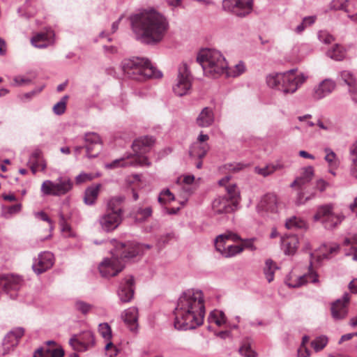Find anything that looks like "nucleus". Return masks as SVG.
Instances as JSON below:
<instances>
[{
    "instance_id": "nucleus-1",
    "label": "nucleus",
    "mask_w": 357,
    "mask_h": 357,
    "mask_svg": "<svg viewBox=\"0 0 357 357\" xmlns=\"http://www.w3.org/2000/svg\"><path fill=\"white\" fill-rule=\"evenodd\" d=\"M129 20L136 39L147 45L160 42L169 29L167 19L153 8L133 13Z\"/></svg>"
},
{
    "instance_id": "nucleus-2",
    "label": "nucleus",
    "mask_w": 357,
    "mask_h": 357,
    "mask_svg": "<svg viewBox=\"0 0 357 357\" xmlns=\"http://www.w3.org/2000/svg\"><path fill=\"white\" fill-rule=\"evenodd\" d=\"M174 327L178 330L195 329L202 324L205 315L203 293L199 289H187L178 299L174 311Z\"/></svg>"
},
{
    "instance_id": "nucleus-3",
    "label": "nucleus",
    "mask_w": 357,
    "mask_h": 357,
    "mask_svg": "<svg viewBox=\"0 0 357 357\" xmlns=\"http://www.w3.org/2000/svg\"><path fill=\"white\" fill-rule=\"evenodd\" d=\"M115 241L114 249L111 251L112 257L105 258L99 265L98 269L102 277L116 275L124 268V262L140 255L144 249H150L151 245L137 242L119 243Z\"/></svg>"
},
{
    "instance_id": "nucleus-4",
    "label": "nucleus",
    "mask_w": 357,
    "mask_h": 357,
    "mask_svg": "<svg viewBox=\"0 0 357 357\" xmlns=\"http://www.w3.org/2000/svg\"><path fill=\"white\" fill-rule=\"evenodd\" d=\"M121 69L128 78L139 82L162 77V72L144 57L135 56L124 59L121 62Z\"/></svg>"
},
{
    "instance_id": "nucleus-5",
    "label": "nucleus",
    "mask_w": 357,
    "mask_h": 357,
    "mask_svg": "<svg viewBox=\"0 0 357 357\" xmlns=\"http://www.w3.org/2000/svg\"><path fill=\"white\" fill-rule=\"evenodd\" d=\"M296 71L293 68L283 73L271 74L266 77L267 84L284 94L294 93L307 79L303 74L296 75Z\"/></svg>"
},
{
    "instance_id": "nucleus-6",
    "label": "nucleus",
    "mask_w": 357,
    "mask_h": 357,
    "mask_svg": "<svg viewBox=\"0 0 357 357\" xmlns=\"http://www.w3.org/2000/svg\"><path fill=\"white\" fill-rule=\"evenodd\" d=\"M204 74L209 77L215 78L225 73L227 63L220 51L213 49H204L199 51L197 56Z\"/></svg>"
},
{
    "instance_id": "nucleus-7",
    "label": "nucleus",
    "mask_w": 357,
    "mask_h": 357,
    "mask_svg": "<svg viewBox=\"0 0 357 357\" xmlns=\"http://www.w3.org/2000/svg\"><path fill=\"white\" fill-rule=\"evenodd\" d=\"M73 183L67 176H61L55 181H45L40 188L44 195L61 196L67 194L73 188Z\"/></svg>"
},
{
    "instance_id": "nucleus-8",
    "label": "nucleus",
    "mask_w": 357,
    "mask_h": 357,
    "mask_svg": "<svg viewBox=\"0 0 357 357\" xmlns=\"http://www.w3.org/2000/svg\"><path fill=\"white\" fill-rule=\"evenodd\" d=\"M333 209L332 204L319 206L316 213L314 215V220L315 221H321L324 227L327 229L335 228L341 223L344 216L341 214L334 213Z\"/></svg>"
},
{
    "instance_id": "nucleus-9",
    "label": "nucleus",
    "mask_w": 357,
    "mask_h": 357,
    "mask_svg": "<svg viewBox=\"0 0 357 357\" xmlns=\"http://www.w3.org/2000/svg\"><path fill=\"white\" fill-rule=\"evenodd\" d=\"M253 7V0H222V9L239 17L249 15Z\"/></svg>"
},
{
    "instance_id": "nucleus-10",
    "label": "nucleus",
    "mask_w": 357,
    "mask_h": 357,
    "mask_svg": "<svg viewBox=\"0 0 357 357\" xmlns=\"http://www.w3.org/2000/svg\"><path fill=\"white\" fill-rule=\"evenodd\" d=\"M191 87V73L187 63H183L178 67L176 83L173 86V91L178 96H183L188 94Z\"/></svg>"
},
{
    "instance_id": "nucleus-11",
    "label": "nucleus",
    "mask_w": 357,
    "mask_h": 357,
    "mask_svg": "<svg viewBox=\"0 0 357 357\" xmlns=\"http://www.w3.org/2000/svg\"><path fill=\"white\" fill-rule=\"evenodd\" d=\"M22 279L19 275L13 274H3L0 276V289H1L10 298L15 299L17 291L22 284Z\"/></svg>"
},
{
    "instance_id": "nucleus-12",
    "label": "nucleus",
    "mask_w": 357,
    "mask_h": 357,
    "mask_svg": "<svg viewBox=\"0 0 357 357\" xmlns=\"http://www.w3.org/2000/svg\"><path fill=\"white\" fill-rule=\"evenodd\" d=\"M70 345L77 351H85L95 344L93 333L90 331H84L79 335H73L69 340Z\"/></svg>"
},
{
    "instance_id": "nucleus-13",
    "label": "nucleus",
    "mask_w": 357,
    "mask_h": 357,
    "mask_svg": "<svg viewBox=\"0 0 357 357\" xmlns=\"http://www.w3.org/2000/svg\"><path fill=\"white\" fill-rule=\"evenodd\" d=\"M151 162L148 158L140 157H132L127 155L121 158L116 159L111 162L106 163L105 167L107 169H115L118 167H123L128 166L138 167V166H150Z\"/></svg>"
},
{
    "instance_id": "nucleus-14",
    "label": "nucleus",
    "mask_w": 357,
    "mask_h": 357,
    "mask_svg": "<svg viewBox=\"0 0 357 357\" xmlns=\"http://www.w3.org/2000/svg\"><path fill=\"white\" fill-rule=\"evenodd\" d=\"M24 334L22 327H16L10 331L4 337L2 342L3 355L13 351L19 344L20 340Z\"/></svg>"
},
{
    "instance_id": "nucleus-15",
    "label": "nucleus",
    "mask_w": 357,
    "mask_h": 357,
    "mask_svg": "<svg viewBox=\"0 0 357 357\" xmlns=\"http://www.w3.org/2000/svg\"><path fill=\"white\" fill-rule=\"evenodd\" d=\"M54 263V255L50 252H42L35 258L32 268L35 273L40 275L52 267Z\"/></svg>"
},
{
    "instance_id": "nucleus-16",
    "label": "nucleus",
    "mask_w": 357,
    "mask_h": 357,
    "mask_svg": "<svg viewBox=\"0 0 357 357\" xmlns=\"http://www.w3.org/2000/svg\"><path fill=\"white\" fill-rule=\"evenodd\" d=\"M349 300V294L345 293L341 298L337 299L332 303L331 311L332 317L335 320L343 319L347 317Z\"/></svg>"
},
{
    "instance_id": "nucleus-17",
    "label": "nucleus",
    "mask_w": 357,
    "mask_h": 357,
    "mask_svg": "<svg viewBox=\"0 0 357 357\" xmlns=\"http://www.w3.org/2000/svg\"><path fill=\"white\" fill-rule=\"evenodd\" d=\"M123 217L120 215L106 211L99 218V222L105 231L109 232L116 229L121 223Z\"/></svg>"
},
{
    "instance_id": "nucleus-18",
    "label": "nucleus",
    "mask_w": 357,
    "mask_h": 357,
    "mask_svg": "<svg viewBox=\"0 0 357 357\" xmlns=\"http://www.w3.org/2000/svg\"><path fill=\"white\" fill-rule=\"evenodd\" d=\"M118 296L122 303H129L134 296V279L128 276L123 280L117 291Z\"/></svg>"
},
{
    "instance_id": "nucleus-19",
    "label": "nucleus",
    "mask_w": 357,
    "mask_h": 357,
    "mask_svg": "<svg viewBox=\"0 0 357 357\" xmlns=\"http://www.w3.org/2000/svg\"><path fill=\"white\" fill-rule=\"evenodd\" d=\"M154 142V138L149 136L142 137L135 139L132 145L133 151L135 153V155H133L132 157H140L147 158V157L143 155L148 153L150 151Z\"/></svg>"
},
{
    "instance_id": "nucleus-20",
    "label": "nucleus",
    "mask_w": 357,
    "mask_h": 357,
    "mask_svg": "<svg viewBox=\"0 0 357 357\" xmlns=\"http://www.w3.org/2000/svg\"><path fill=\"white\" fill-rule=\"evenodd\" d=\"M336 84L331 79H325L313 89L312 98L319 100L330 95L335 89Z\"/></svg>"
},
{
    "instance_id": "nucleus-21",
    "label": "nucleus",
    "mask_w": 357,
    "mask_h": 357,
    "mask_svg": "<svg viewBox=\"0 0 357 357\" xmlns=\"http://www.w3.org/2000/svg\"><path fill=\"white\" fill-rule=\"evenodd\" d=\"M54 41V33L52 30L41 31L31 38V43L36 48L43 49L52 45Z\"/></svg>"
},
{
    "instance_id": "nucleus-22",
    "label": "nucleus",
    "mask_w": 357,
    "mask_h": 357,
    "mask_svg": "<svg viewBox=\"0 0 357 357\" xmlns=\"http://www.w3.org/2000/svg\"><path fill=\"white\" fill-rule=\"evenodd\" d=\"M236 207L226 196H219L212 202L213 211L216 214L231 213L235 211Z\"/></svg>"
},
{
    "instance_id": "nucleus-23",
    "label": "nucleus",
    "mask_w": 357,
    "mask_h": 357,
    "mask_svg": "<svg viewBox=\"0 0 357 357\" xmlns=\"http://www.w3.org/2000/svg\"><path fill=\"white\" fill-rule=\"evenodd\" d=\"M84 141L86 144L84 148L86 151V157L91 158H96L100 152V150H98L95 153H92L94 151L96 146H100L101 144V139L100 136L96 132H89L86 133L84 136Z\"/></svg>"
},
{
    "instance_id": "nucleus-24",
    "label": "nucleus",
    "mask_w": 357,
    "mask_h": 357,
    "mask_svg": "<svg viewBox=\"0 0 357 357\" xmlns=\"http://www.w3.org/2000/svg\"><path fill=\"white\" fill-rule=\"evenodd\" d=\"M257 210L259 211L276 213L278 211L276 195L272 193H268L263 196L257 204Z\"/></svg>"
},
{
    "instance_id": "nucleus-25",
    "label": "nucleus",
    "mask_w": 357,
    "mask_h": 357,
    "mask_svg": "<svg viewBox=\"0 0 357 357\" xmlns=\"http://www.w3.org/2000/svg\"><path fill=\"white\" fill-rule=\"evenodd\" d=\"M121 318L127 327L132 332H136L138 328V309L135 307L125 310L121 314Z\"/></svg>"
},
{
    "instance_id": "nucleus-26",
    "label": "nucleus",
    "mask_w": 357,
    "mask_h": 357,
    "mask_svg": "<svg viewBox=\"0 0 357 357\" xmlns=\"http://www.w3.org/2000/svg\"><path fill=\"white\" fill-rule=\"evenodd\" d=\"M314 169L312 166L304 167L299 176H298L291 184V187L296 186L301 190H305V186L312 179Z\"/></svg>"
},
{
    "instance_id": "nucleus-27",
    "label": "nucleus",
    "mask_w": 357,
    "mask_h": 357,
    "mask_svg": "<svg viewBox=\"0 0 357 357\" xmlns=\"http://www.w3.org/2000/svg\"><path fill=\"white\" fill-rule=\"evenodd\" d=\"M153 213L152 207L150 206H143L140 205L133 207L130 212V218L136 222H144L151 216Z\"/></svg>"
},
{
    "instance_id": "nucleus-28",
    "label": "nucleus",
    "mask_w": 357,
    "mask_h": 357,
    "mask_svg": "<svg viewBox=\"0 0 357 357\" xmlns=\"http://www.w3.org/2000/svg\"><path fill=\"white\" fill-rule=\"evenodd\" d=\"M340 249V246L336 244L333 245H323L320 248V253L315 254V253H311V257L312 259H314V257L317 258V260L318 261H321L323 259H331L333 255H336L338 252V250Z\"/></svg>"
},
{
    "instance_id": "nucleus-29",
    "label": "nucleus",
    "mask_w": 357,
    "mask_h": 357,
    "mask_svg": "<svg viewBox=\"0 0 357 357\" xmlns=\"http://www.w3.org/2000/svg\"><path fill=\"white\" fill-rule=\"evenodd\" d=\"M214 113L211 108L206 107L202 109L196 119V123L199 127L207 128L214 122Z\"/></svg>"
},
{
    "instance_id": "nucleus-30",
    "label": "nucleus",
    "mask_w": 357,
    "mask_h": 357,
    "mask_svg": "<svg viewBox=\"0 0 357 357\" xmlns=\"http://www.w3.org/2000/svg\"><path fill=\"white\" fill-rule=\"evenodd\" d=\"M126 197L123 195H116L111 197L107 202L106 211L117 213L123 217V206Z\"/></svg>"
},
{
    "instance_id": "nucleus-31",
    "label": "nucleus",
    "mask_w": 357,
    "mask_h": 357,
    "mask_svg": "<svg viewBox=\"0 0 357 357\" xmlns=\"http://www.w3.org/2000/svg\"><path fill=\"white\" fill-rule=\"evenodd\" d=\"M215 247L217 251L227 258L234 257L235 255L241 253L244 250V248L238 245H231L225 248L224 243L217 242H215Z\"/></svg>"
},
{
    "instance_id": "nucleus-32",
    "label": "nucleus",
    "mask_w": 357,
    "mask_h": 357,
    "mask_svg": "<svg viewBox=\"0 0 357 357\" xmlns=\"http://www.w3.org/2000/svg\"><path fill=\"white\" fill-rule=\"evenodd\" d=\"M298 245V238L297 236L292 235L282 238V247L286 255H294Z\"/></svg>"
},
{
    "instance_id": "nucleus-33",
    "label": "nucleus",
    "mask_w": 357,
    "mask_h": 357,
    "mask_svg": "<svg viewBox=\"0 0 357 357\" xmlns=\"http://www.w3.org/2000/svg\"><path fill=\"white\" fill-rule=\"evenodd\" d=\"M209 148L207 143L195 142L190 146L189 153L192 158H197L201 160L206 155Z\"/></svg>"
},
{
    "instance_id": "nucleus-34",
    "label": "nucleus",
    "mask_w": 357,
    "mask_h": 357,
    "mask_svg": "<svg viewBox=\"0 0 357 357\" xmlns=\"http://www.w3.org/2000/svg\"><path fill=\"white\" fill-rule=\"evenodd\" d=\"M318 282V275L315 273L311 272L308 274L299 276L296 281L289 282L287 284L291 287L297 288L307 282L317 283Z\"/></svg>"
},
{
    "instance_id": "nucleus-35",
    "label": "nucleus",
    "mask_w": 357,
    "mask_h": 357,
    "mask_svg": "<svg viewBox=\"0 0 357 357\" xmlns=\"http://www.w3.org/2000/svg\"><path fill=\"white\" fill-rule=\"evenodd\" d=\"M64 351L61 348H39L33 357H63Z\"/></svg>"
},
{
    "instance_id": "nucleus-36",
    "label": "nucleus",
    "mask_w": 357,
    "mask_h": 357,
    "mask_svg": "<svg viewBox=\"0 0 357 357\" xmlns=\"http://www.w3.org/2000/svg\"><path fill=\"white\" fill-rule=\"evenodd\" d=\"M100 184L92 185L87 188L85 190L84 202L87 205H93L98 198Z\"/></svg>"
},
{
    "instance_id": "nucleus-37",
    "label": "nucleus",
    "mask_w": 357,
    "mask_h": 357,
    "mask_svg": "<svg viewBox=\"0 0 357 357\" xmlns=\"http://www.w3.org/2000/svg\"><path fill=\"white\" fill-rule=\"evenodd\" d=\"M285 227L288 229H306L307 227V223L303 219L296 216H292L287 219L285 222Z\"/></svg>"
},
{
    "instance_id": "nucleus-38",
    "label": "nucleus",
    "mask_w": 357,
    "mask_h": 357,
    "mask_svg": "<svg viewBox=\"0 0 357 357\" xmlns=\"http://www.w3.org/2000/svg\"><path fill=\"white\" fill-rule=\"evenodd\" d=\"M22 205L20 203L8 206L3 205L1 206V215L6 219H9L13 215L18 214L22 211Z\"/></svg>"
},
{
    "instance_id": "nucleus-39",
    "label": "nucleus",
    "mask_w": 357,
    "mask_h": 357,
    "mask_svg": "<svg viewBox=\"0 0 357 357\" xmlns=\"http://www.w3.org/2000/svg\"><path fill=\"white\" fill-rule=\"evenodd\" d=\"M227 195L228 199L232 202L236 206L240 201V192L235 184H229L226 186Z\"/></svg>"
},
{
    "instance_id": "nucleus-40",
    "label": "nucleus",
    "mask_w": 357,
    "mask_h": 357,
    "mask_svg": "<svg viewBox=\"0 0 357 357\" xmlns=\"http://www.w3.org/2000/svg\"><path fill=\"white\" fill-rule=\"evenodd\" d=\"M226 319L224 312L218 310H213L208 317L209 323H214L218 326L223 325L226 322Z\"/></svg>"
},
{
    "instance_id": "nucleus-41",
    "label": "nucleus",
    "mask_w": 357,
    "mask_h": 357,
    "mask_svg": "<svg viewBox=\"0 0 357 357\" xmlns=\"http://www.w3.org/2000/svg\"><path fill=\"white\" fill-rule=\"evenodd\" d=\"M349 159L352 162L351 174L357 178V141L350 147Z\"/></svg>"
},
{
    "instance_id": "nucleus-42",
    "label": "nucleus",
    "mask_w": 357,
    "mask_h": 357,
    "mask_svg": "<svg viewBox=\"0 0 357 357\" xmlns=\"http://www.w3.org/2000/svg\"><path fill=\"white\" fill-rule=\"evenodd\" d=\"M326 54L328 56L336 61H342L345 56L344 48L338 44L328 50Z\"/></svg>"
},
{
    "instance_id": "nucleus-43",
    "label": "nucleus",
    "mask_w": 357,
    "mask_h": 357,
    "mask_svg": "<svg viewBox=\"0 0 357 357\" xmlns=\"http://www.w3.org/2000/svg\"><path fill=\"white\" fill-rule=\"evenodd\" d=\"M326 155L324 160L327 162L330 168H337L339 165L336 153L328 147L324 149Z\"/></svg>"
},
{
    "instance_id": "nucleus-44",
    "label": "nucleus",
    "mask_w": 357,
    "mask_h": 357,
    "mask_svg": "<svg viewBox=\"0 0 357 357\" xmlns=\"http://www.w3.org/2000/svg\"><path fill=\"white\" fill-rule=\"evenodd\" d=\"M317 17L315 15L305 17L302 22L294 29V32L301 34L305 29L312 25L316 21Z\"/></svg>"
},
{
    "instance_id": "nucleus-45",
    "label": "nucleus",
    "mask_w": 357,
    "mask_h": 357,
    "mask_svg": "<svg viewBox=\"0 0 357 357\" xmlns=\"http://www.w3.org/2000/svg\"><path fill=\"white\" fill-rule=\"evenodd\" d=\"M278 267L275 266L273 260L267 259L265 262L264 273L268 282L274 280V272Z\"/></svg>"
},
{
    "instance_id": "nucleus-46",
    "label": "nucleus",
    "mask_w": 357,
    "mask_h": 357,
    "mask_svg": "<svg viewBox=\"0 0 357 357\" xmlns=\"http://www.w3.org/2000/svg\"><path fill=\"white\" fill-rule=\"evenodd\" d=\"M245 70V66L243 62L240 61L238 63L236 64L234 68H228L225 70L227 75L228 77H238L243 73Z\"/></svg>"
},
{
    "instance_id": "nucleus-47",
    "label": "nucleus",
    "mask_w": 357,
    "mask_h": 357,
    "mask_svg": "<svg viewBox=\"0 0 357 357\" xmlns=\"http://www.w3.org/2000/svg\"><path fill=\"white\" fill-rule=\"evenodd\" d=\"M227 240H231L234 242L241 241V238L240 236L232 231H226L222 234L218 236L215 240L217 243H225Z\"/></svg>"
},
{
    "instance_id": "nucleus-48",
    "label": "nucleus",
    "mask_w": 357,
    "mask_h": 357,
    "mask_svg": "<svg viewBox=\"0 0 357 357\" xmlns=\"http://www.w3.org/2000/svg\"><path fill=\"white\" fill-rule=\"evenodd\" d=\"M328 343V337L325 335H321L316 337L311 342V346L316 352L322 350Z\"/></svg>"
},
{
    "instance_id": "nucleus-49",
    "label": "nucleus",
    "mask_w": 357,
    "mask_h": 357,
    "mask_svg": "<svg viewBox=\"0 0 357 357\" xmlns=\"http://www.w3.org/2000/svg\"><path fill=\"white\" fill-rule=\"evenodd\" d=\"M59 225L61 229V231L63 233H66V236L70 237L73 236V232L71 231L70 226L68 224L66 218L63 213L60 212L59 214Z\"/></svg>"
},
{
    "instance_id": "nucleus-50",
    "label": "nucleus",
    "mask_w": 357,
    "mask_h": 357,
    "mask_svg": "<svg viewBox=\"0 0 357 357\" xmlns=\"http://www.w3.org/2000/svg\"><path fill=\"white\" fill-rule=\"evenodd\" d=\"M68 98V96H64L59 102L54 105L53 107V112L55 114L61 115L65 112Z\"/></svg>"
},
{
    "instance_id": "nucleus-51",
    "label": "nucleus",
    "mask_w": 357,
    "mask_h": 357,
    "mask_svg": "<svg viewBox=\"0 0 357 357\" xmlns=\"http://www.w3.org/2000/svg\"><path fill=\"white\" fill-rule=\"evenodd\" d=\"M98 331L102 337L109 342L112 337V330L109 324L107 323L100 324Z\"/></svg>"
},
{
    "instance_id": "nucleus-52",
    "label": "nucleus",
    "mask_w": 357,
    "mask_h": 357,
    "mask_svg": "<svg viewBox=\"0 0 357 357\" xmlns=\"http://www.w3.org/2000/svg\"><path fill=\"white\" fill-rule=\"evenodd\" d=\"M341 79L347 84L349 87L356 84V78L354 77L352 73L348 70H343L340 73Z\"/></svg>"
},
{
    "instance_id": "nucleus-53",
    "label": "nucleus",
    "mask_w": 357,
    "mask_h": 357,
    "mask_svg": "<svg viewBox=\"0 0 357 357\" xmlns=\"http://www.w3.org/2000/svg\"><path fill=\"white\" fill-rule=\"evenodd\" d=\"M347 0H333L330 3V8L334 10H342L347 13Z\"/></svg>"
},
{
    "instance_id": "nucleus-54",
    "label": "nucleus",
    "mask_w": 357,
    "mask_h": 357,
    "mask_svg": "<svg viewBox=\"0 0 357 357\" xmlns=\"http://www.w3.org/2000/svg\"><path fill=\"white\" fill-rule=\"evenodd\" d=\"M75 307L76 310L82 312L83 314H86L91 310L92 305L79 300L75 303Z\"/></svg>"
},
{
    "instance_id": "nucleus-55",
    "label": "nucleus",
    "mask_w": 357,
    "mask_h": 357,
    "mask_svg": "<svg viewBox=\"0 0 357 357\" xmlns=\"http://www.w3.org/2000/svg\"><path fill=\"white\" fill-rule=\"evenodd\" d=\"M318 38L324 44H331L335 40V38L326 31H320L318 33Z\"/></svg>"
},
{
    "instance_id": "nucleus-56",
    "label": "nucleus",
    "mask_w": 357,
    "mask_h": 357,
    "mask_svg": "<svg viewBox=\"0 0 357 357\" xmlns=\"http://www.w3.org/2000/svg\"><path fill=\"white\" fill-rule=\"evenodd\" d=\"M297 190L298 193L296 199V204L297 205L304 204L307 201L311 199L312 197H314V194H311L310 195L305 197L304 190H301L298 188H297Z\"/></svg>"
},
{
    "instance_id": "nucleus-57",
    "label": "nucleus",
    "mask_w": 357,
    "mask_h": 357,
    "mask_svg": "<svg viewBox=\"0 0 357 357\" xmlns=\"http://www.w3.org/2000/svg\"><path fill=\"white\" fill-rule=\"evenodd\" d=\"M239 352L241 355L246 357H255V352L252 350L250 345L248 342H245L239 349Z\"/></svg>"
},
{
    "instance_id": "nucleus-58",
    "label": "nucleus",
    "mask_w": 357,
    "mask_h": 357,
    "mask_svg": "<svg viewBox=\"0 0 357 357\" xmlns=\"http://www.w3.org/2000/svg\"><path fill=\"white\" fill-rule=\"evenodd\" d=\"M105 349L108 357H115L119 353V349L111 341L106 343Z\"/></svg>"
},
{
    "instance_id": "nucleus-59",
    "label": "nucleus",
    "mask_w": 357,
    "mask_h": 357,
    "mask_svg": "<svg viewBox=\"0 0 357 357\" xmlns=\"http://www.w3.org/2000/svg\"><path fill=\"white\" fill-rule=\"evenodd\" d=\"M173 200H174V196L168 189L163 190L158 197V202L160 203Z\"/></svg>"
},
{
    "instance_id": "nucleus-60",
    "label": "nucleus",
    "mask_w": 357,
    "mask_h": 357,
    "mask_svg": "<svg viewBox=\"0 0 357 357\" xmlns=\"http://www.w3.org/2000/svg\"><path fill=\"white\" fill-rule=\"evenodd\" d=\"M316 124L317 126H319V128L326 131L331 132L334 129L333 123L329 120L322 121L321 119H319Z\"/></svg>"
},
{
    "instance_id": "nucleus-61",
    "label": "nucleus",
    "mask_w": 357,
    "mask_h": 357,
    "mask_svg": "<svg viewBox=\"0 0 357 357\" xmlns=\"http://www.w3.org/2000/svg\"><path fill=\"white\" fill-rule=\"evenodd\" d=\"M255 172L258 174L262 175L264 176H266L274 172V168L269 167L268 166L264 167H256L255 168Z\"/></svg>"
},
{
    "instance_id": "nucleus-62",
    "label": "nucleus",
    "mask_w": 357,
    "mask_h": 357,
    "mask_svg": "<svg viewBox=\"0 0 357 357\" xmlns=\"http://www.w3.org/2000/svg\"><path fill=\"white\" fill-rule=\"evenodd\" d=\"M255 241V238H246V239H242L241 242L243 243L242 245H241L242 248H244V249H248L250 250L254 251L256 250V247L254 245V241Z\"/></svg>"
},
{
    "instance_id": "nucleus-63",
    "label": "nucleus",
    "mask_w": 357,
    "mask_h": 357,
    "mask_svg": "<svg viewBox=\"0 0 357 357\" xmlns=\"http://www.w3.org/2000/svg\"><path fill=\"white\" fill-rule=\"evenodd\" d=\"M43 88H44V86H40L38 88H36L33 90L29 91V92L25 93L24 94L22 95V99H26V100L31 99L33 96H35L36 95L40 93L43 91Z\"/></svg>"
},
{
    "instance_id": "nucleus-64",
    "label": "nucleus",
    "mask_w": 357,
    "mask_h": 357,
    "mask_svg": "<svg viewBox=\"0 0 357 357\" xmlns=\"http://www.w3.org/2000/svg\"><path fill=\"white\" fill-rule=\"evenodd\" d=\"M13 82L16 86H22L25 84L31 83V80L23 76H16L14 77Z\"/></svg>"
}]
</instances>
